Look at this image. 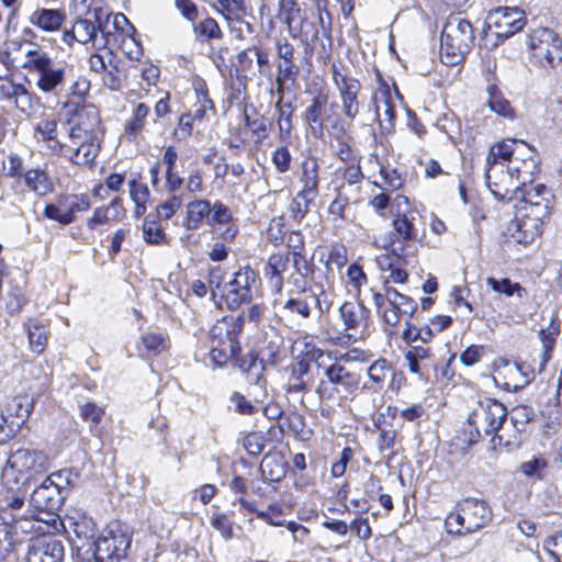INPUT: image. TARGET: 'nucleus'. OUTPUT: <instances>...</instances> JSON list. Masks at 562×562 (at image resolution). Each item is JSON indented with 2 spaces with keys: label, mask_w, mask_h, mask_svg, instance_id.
Instances as JSON below:
<instances>
[{
  "label": "nucleus",
  "mask_w": 562,
  "mask_h": 562,
  "mask_svg": "<svg viewBox=\"0 0 562 562\" xmlns=\"http://www.w3.org/2000/svg\"><path fill=\"white\" fill-rule=\"evenodd\" d=\"M23 485L3 484L0 490V555L13 550L35 530L34 514L25 503Z\"/></svg>",
  "instance_id": "f257e3e1"
},
{
  "label": "nucleus",
  "mask_w": 562,
  "mask_h": 562,
  "mask_svg": "<svg viewBox=\"0 0 562 562\" xmlns=\"http://www.w3.org/2000/svg\"><path fill=\"white\" fill-rule=\"evenodd\" d=\"M507 418L506 407L498 401L484 397L477 401L467 419L469 442L476 443L484 436H491L493 447L512 445L503 434H498Z\"/></svg>",
  "instance_id": "f03ea898"
},
{
  "label": "nucleus",
  "mask_w": 562,
  "mask_h": 562,
  "mask_svg": "<svg viewBox=\"0 0 562 562\" xmlns=\"http://www.w3.org/2000/svg\"><path fill=\"white\" fill-rule=\"evenodd\" d=\"M493 195L504 202L517 201L518 214H527L536 218L544 220L549 216L552 207L553 195L543 184H537L529 189L524 186L503 187V183H494Z\"/></svg>",
  "instance_id": "7ed1b4c3"
},
{
  "label": "nucleus",
  "mask_w": 562,
  "mask_h": 562,
  "mask_svg": "<svg viewBox=\"0 0 562 562\" xmlns=\"http://www.w3.org/2000/svg\"><path fill=\"white\" fill-rule=\"evenodd\" d=\"M474 40L471 23L460 15H450L443 25L440 38L442 63L453 66L462 61L473 46Z\"/></svg>",
  "instance_id": "20e7f679"
},
{
  "label": "nucleus",
  "mask_w": 562,
  "mask_h": 562,
  "mask_svg": "<svg viewBox=\"0 0 562 562\" xmlns=\"http://www.w3.org/2000/svg\"><path fill=\"white\" fill-rule=\"evenodd\" d=\"M491 520L492 509L487 502L467 497L446 517L445 527L450 535L464 536L486 527Z\"/></svg>",
  "instance_id": "39448f33"
},
{
  "label": "nucleus",
  "mask_w": 562,
  "mask_h": 562,
  "mask_svg": "<svg viewBox=\"0 0 562 562\" xmlns=\"http://www.w3.org/2000/svg\"><path fill=\"white\" fill-rule=\"evenodd\" d=\"M25 52L23 68L37 75L36 87L45 92H56L66 80V67L55 63L40 46L31 44Z\"/></svg>",
  "instance_id": "423d86ee"
},
{
  "label": "nucleus",
  "mask_w": 562,
  "mask_h": 562,
  "mask_svg": "<svg viewBox=\"0 0 562 562\" xmlns=\"http://www.w3.org/2000/svg\"><path fill=\"white\" fill-rule=\"evenodd\" d=\"M47 461V456L40 450L18 449L3 468V484L25 485L34 475L46 470Z\"/></svg>",
  "instance_id": "0eeeda50"
},
{
  "label": "nucleus",
  "mask_w": 562,
  "mask_h": 562,
  "mask_svg": "<svg viewBox=\"0 0 562 562\" xmlns=\"http://www.w3.org/2000/svg\"><path fill=\"white\" fill-rule=\"evenodd\" d=\"M530 60L544 69H553L562 63V38L549 27H537L528 34Z\"/></svg>",
  "instance_id": "6e6552de"
},
{
  "label": "nucleus",
  "mask_w": 562,
  "mask_h": 562,
  "mask_svg": "<svg viewBox=\"0 0 562 562\" xmlns=\"http://www.w3.org/2000/svg\"><path fill=\"white\" fill-rule=\"evenodd\" d=\"M303 120L315 138H323L325 130L342 132L341 119L337 104L328 102L326 94H317L305 109Z\"/></svg>",
  "instance_id": "1a4fd4ad"
},
{
  "label": "nucleus",
  "mask_w": 562,
  "mask_h": 562,
  "mask_svg": "<svg viewBox=\"0 0 562 562\" xmlns=\"http://www.w3.org/2000/svg\"><path fill=\"white\" fill-rule=\"evenodd\" d=\"M323 375L315 390L321 401L330 400L335 394H352L360 383V375L339 362L324 367Z\"/></svg>",
  "instance_id": "9d476101"
},
{
  "label": "nucleus",
  "mask_w": 562,
  "mask_h": 562,
  "mask_svg": "<svg viewBox=\"0 0 562 562\" xmlns=\"http://www.w3.org/2000/svg\"><path fill=\"white\" fill-rule=\"evenodd\" d=\"M258 273L249 266L239 268L224 285L223 295L229 310L238 308L252 301L258 288Z\"/></svg>",
  "instance_id": "9b49d317"
},
{
  "label": "nucleus",
  "mask_w": 562,
  "mask_h": 562,
  "mask_svg": "<svg viewBox=\"0 0 562 562\" xmlns=\"http://www.w3.org/2000/svg\"><path fill=\"white\" fill-rule=\"evenodd\" d=\"M131 542L130 532L116 525L95 541L93 552L95 562H121L125 559Z\"/></svg>",
  "instance_id": "f8f14e48"
},
{
  "label": "nucleus",
  "mask_w": 562,
  "mask_h": 562,
  "mask_svg": "<svg viewBox=\"0 0 562 562\" xmlns=\"http://www.w3.org/2000/svg\"><path fill=\"white\" fill-rule=\"evenodd\" d=\"M333 80L339 92L344 115L350 121L355 120L360 112V81L347 72H341L336 66L333 67Z\"/></svg>",
  "instance_id": "ddd939ff"
},
{
  "label": "nucleus",
  "mask_w": 562,
  "mask_h": 562,
  "mask_svg": "<svg viewBox=\"0 0 562 562\" xmlns=\"http://www.w3.org/2000/svg\"><path fill=\"white\" fill-rule=\"evenodd\" d=\"M101 148V139L61 144L56 142L53 150L76 166L93 167Z\"/></svg>",
  "instance_id": "4468645a"
},
{
  "label": "nucleus",
  "mask_w": 562,
  "mask_h": 562,
  "mask_svg": "<svg viewBox=\"0 0 562 562\" xmlns=\"http://www.w3.org/2000/svg\"><path fill=\"white\" fill-rule=\"evenodd\" d=\"M65 555L63 541L54 536L31 539L25 562H61Z\"/></svg>",
  "instance_id": "2eb2a0df"
},
{
  "label": "nucleus",
  "mask_w": 562,
  "mask_h": 562,
  "mask_svg": "<svg viewBox=\"0 0 562 562\" xmlns=\"http://www.w3.org/2000/svg\"><path fill=\"white\" fill-rule=\"evenodd\" d=\"M318 26L322 27L323 36L327 41V45L324 41H321V46H322L323 53L328 56L329 52L331 49L333 38H331L330 23H328V25H325L324 18L321 13L318 14L317 22L311 21V20L304 18L301 21L300 36H301V41L305 45L304 53H305L306 57L312 56L313 50H314L312 44L319 40Z\"/></svg>",
  "instance_id": "dca6fc26"
},
{
  "label": "nucleus",
  "mask_w": 562,
  "mask_h": 562,
  "mask_svg": "<svg viewBox=\"0 0 562 562\" xmlns=\"http://www.w3.org/2000/svg\"><path fill=\"white\" fill-rule=\"evenodd\" d=\"M497 37L508 38L516 34L526 24L524 12L518 8H497L490 15Z\"/></svg>",
  "instance_id": "f3484780"
},
{
  "label": "nucleus",
  "mask_w": 562,
  "mask_h": 562,
  "mask_svg": "<svg viewBox=\"0 0 562 562\" xmlns=\"http://www.w3.org/2000/svg\"><path fill=\"white\" fill-rule=\"evenodd\" d=\"M235 364L246 374L249 383L255 386L256 401H259V397H265L267 382L263 378V371L266 370V364L262 363L259 355L255 351H249L240 358H237Z\"/></svg>",
  "instance_id": "a211bd4d"
},
{
  "label": "nucleus",
  "mask_w": 562,
  "mask_h": 562,
  "mask_svg": "<svg viewBox=\"0 0 562 562\" xmlns=\"http://www.w3.org/2000/svg\"><path fill=\"white\" fill-rule=\"evenodd\" d=\"M65 497L50 482H44L37 486L30 497V505L42 513L56 515L61 508Z\"/></svg>",
  "instance_id": "6ab92c4d"
},
{
  "label": "nucleus",
  "mask_w": 562,
  "mask_h": 562,
  "mask_svg": "<svg viewBox=\"0 0 562 562\" xmlns=\"http://www.w3.org/2000/svg\"><path fill=\"white\" fill-rule=\"evenodd\" d=\"M543 220L519 214L508 227L512 239L524 246L531 244L540 234Z\"/></svg>",
  "instance_id": "aec40b11"
},
{
  "label": "nucleus",
  "mask_w": 562,
  "mask_h": 562,
  "mask_svg": "<svg viewBox=\"0 0 562 562\" xmlns=\"http://www.w3.org/2000/svg\"><path fill=\"white\" fill-rule=\"evenodd\" d=\"M416 216L413 213H405L397 215L393 220V228L395 231V239L392 240L393 252L397 257H405V247L402 245L405 241L416 240L417 227Z\"/></svg>",
  "instance_id": "412c9836"
},
{
  "label": "nucleus",
  "mask_w": 562,
  "mask_h": 562,
  "mask_svg": "<svg viewBox=\"0 0 562 562\" xmlns=\"http://www.w3.org/2000/svg\"><path fill=\"white\" fill-rule=\"evenodd\" d=\"M289 376L284 386L285 393H302L311 391L314 384V375L311 371V364L305 360L294 362L288 368Z\"/></svg>",
  "instance_id": "4be33fe9"
},
{
  "label": "nucleus",
  "mask_w": 562,
  "mask_h": 562,
  "mask_svg": "<svg viewBox=\"0 0 562 562\" xmlns=\"http://www.w3.org/2000/svg\"><path fill=\"white\" fill-rule=\"evenodd\" d=\"M408 370L420 378H428L430 370L437 369L435 356L430 348L413 346L404 356Z\"/></svg>",
  "instance_id": "5701e85b"
},
{
  "label": "nucleus",
  "mask_w": 562,
  "mask_h": 562,
  "mask_svg": "<svg viewBox=\"0 0 562 562\" xmlns=\"http://www.w3.org/2000/svg\"><path fill=\"white\" fill-rule=\"evenodd\" d=\"M516 144L517 139L505 138L501 142H497L490 148L488 155L486 157V180L491 191L492 189H495L494 183H497L496 181H492L493 177L491 172L493 171L494 166L503 161H508L509 165H512L513 156L516 149Z\"/></svg>",
  "instance_id": "b1692460"
},
{
  "label": "nucleus",
  "mask_w": 562,
  "mask_h": 562,
  "mask_svg": "<svg viewBox=\"0 0 562 562\" xmlns=\"http://www.w3.org/2000/svg\"><path fill=\"white\" fill-rule=\"evenodd\" d=\"M34 398L27 394H19L10 398L2 411V415L7 417L13 426L21 428L31 412L33 411Z\"/></svg>",
  "instance_id": "393cba45"
},
{
  "label": "nucleus",
  "mask_w": 562,
  "mask_h": 562,
  "mask_svg": "<svg viewBox=\"0 0 562 562\" xmlns=\"http://www.w3.org/2000/svg\"><path fill=\"white\" fill-rule=\"evenodd\" d=\"M339 313L346 329L362 331L369 326L370 311L361 303L345 302Z\"/></svg>",
  "instance_id": "a878e982"
},
{
  "label": "nucleus",
  "mask_w": 562,
  "mask_h": 562,
  "mask_svg": "<svg viewBox=\"0 0 562 562\" xmlns=\"http://www.w3.org/2000/svg\"><path fill=\"white\" fill-rule=\"evenodd\" d=\"M539 171V159H527L525 161H512L507 167L505 176L508 184L503 187H512L515 184L527 187L532 183L535 175Z\"/></svg>",
  "instance_id": "bb28decb"
},
{
  "label": "nucleus",
  "mask_w": 562,
  "mask_h": 562,
  "mask_svg": "<svg viewBox=\"0 0 562 562\" xmlns=\"http://www.w3.org/2000/svg\"><path fill=\"white\" fill-rule=\"evenodd\" d=\"M290 257L289 255L276 252L272 254L265 266L263 273L272 290L280 294L283 289V273L288 270Z\"/></svg>",
  "instance_id": "cd10ccee"
},
{
  "label": "nucleus",
  "mask_w": 562,
  "mask_h": 562,
  "mask_svg": "<svg viewBox=\"0 0 562 562\" xmlns=\"http://www.w3.org/2000/svg\"><path fill=\"white\" fill-rule=\"evenodd\" d=\"M372 100L381 128L392 133L395 127V110L390 93L381 91L380 94H374Z\"/></svg>",
  "instance_id": "c85d7f7f"
},
{
  "label": "nucleus",
  "mask_w": 562,
  "mask_h": 562,
  "mask_svg": "<svg viewBox=\"0 0 562 562\" xmlns=\"http://www.w3.org/2000/svg\"><path fill=\"white\" fill-rule=\"evenodd\" d=\"M69 122L77 124L92 136H102L100 114L93 105H85L77 109L74 115L69 117Z\"/></svg>",
  "instance_id": "c756f323"
},
{
  "label": "nucleus",
  "mask_w": 562,
  "mask_h": 562,
  "mask_svg": "<svg viewBox=\"0 0 562 562\" xmlns=\"http://www.w3.org/2000/svg\"><path fill=\"white\" fill-rule=\"evenodd\" d=\"M263 344L259 351L262 363H265L266 367L277 366L279 355L284 345V338L272 329L270 333H266Z\"/></svg>",
  "instance_id": "7c9ffc66"
},
{
  "label": "nucleus",
  "mask_w": 562,
  "mask_h": 562,
  "mask_svg": "<svg viewBox=\"0 0 562 562\" xmlns=\"http://www.w3.org/2000/svg\"><path fill=\"white\" fill-rule=\"evenodd\" d=\"M64 221L70 224L75 221L76 214L85 212L90 207V199L85 194H64L58 196Z\"/></svg>",
  "instance_id": "2f4dec72"
},
{
  "label": "nucleus",
  "mask_w": 562,
  "mask_h": 562,
  "mask_svg": "<svg viewBox=\"0 0 562 562\" xmlns=\"http://www.w3.org/2000/svg\"><path fill=\"white\" fill-rule=\"evenodd\" d=\"M212 206L210 201L200 199L191 201L187 204V221L186 227L188 229H196L200 227L204 218L210 221Z\"/></svg>",
  "instance_id": "473e14b6"
},
{
  "label": "nucleus",
  "mask_w": 562,
  "mask_h": 562,
  "mask_svg": "<svg viewBox=\"0 0 562 562\" xmlns=\"http://www.w3.org/2000/svg\"><path fill=\"white\" fill-rule=\"evenodd\" d=\"M318 162L315 158H307L302 164L303 195H318Z\"/></svg>",
  "instance_id": "72a5a7b5"
},
{
  "label": "nucleus",
  "mask_w": 562,
  "mask_h": 562,
  "mask_svg": "<svg viewBox=\"0 0 562 562\" xmlns=\"http://www.w3.org/2000/svg\"><path fill=\"white\" fill-rule=\"evenodd\" d=\"M292 257V263L294 271L303 276H310V281L314 282L315 285L323 288L324 280L326 281V277L318 273L315 265L312 259H307L305 256V251L290 255Z\"/></svg>",
  "instance_id": "f704fd0d"
},
{
  "label": "nucleus",
  "mask_w": 562,
  "mask_h": 562,
  "mask_svg": "<svg viewBox=\"0 0 562 562\" xmlns=\"http://www.w3.org/2000/svg\"><path fill=\"white\" fill-rule=\"evenodd\" d=\"M312 305H319V300L316 294H299L297 296L290 297L283 304V310L290 314H297L303 318L311 315Z\"/></svg>",
  "instance_id": "c9c22d12"
},
{
  "label": "nucleus",
  "mask_w": 562,
  "mask_h": 562,
  "mask_svg": "<svg viewBox=\"0 0 562 562\" xmlns=\"http://www.w3.org/2000/svg\"><path fill=\"white\" fill-rule=\"evenodd\" d=\"M63 20L64 18L61 13L52 9L36 10L30 18L32 24L47 32L58 30L63 23Z\"/></svg>",
  "instance_id": "e433bc0d"
},
{
  "label": "nucleus",
  "mask_w": 562,
  "mask_h": 562,
  "mask_svg": "<svg viewBox=\"0 0 562 562\" xmlns=\"http://www.w3.org/2000/svg\"><path fill=\"white\" fill-rule=\"evenodd\" d=\"M25 186L36 194L44 196L53 191V183L45 171L30 169L24 173Z\"/></svg>",
  "instance_id": "4c0bfd02"
},
{
  "label": "nucleus",
  "mask_w": 562,
  "mask_h": 562,
  "mask_svg": "<svg viewBox=\"0 0 562 562\" xmlns=\"http://www.w3.org/2000/svg\"><path fill=\"white\" fill-rule=\"evenodd\" d=\"M488 100L486 102L491 111L504 117H513L514 111L508 100L495 85L487 87Z\"/></svg>",
  "instance_id": "58836bf2"
},
{
  "label": "nucleus",
  "mask_w": 562,
  "mask_h": 562,
  "mask_svg": "<svg viewBox=\"0 0 562 562\" xmlns=\"http://www.w3.org/2000/svg\"><path fill=\"white\" fill-rule=\"evenodd\" d=\"M97 26L89 19H79L72 25L71 32H67L65 37L71 36L82 44L97 41Z\"/></svg>",
  "instance_id": "ea45409f"
},
{
  "label": "nucleus",
  "mask_w": 562,
  "mask_h": 562,
  "mask_svg": "<svg viewBox=\"0 0 562 562\" xmlns=\"http://www.w3.org/2000/svg\"><path fill=\"white\" fill-rule=\"evenodd\" d=\"M391 370L392 368L385 359L375 360L368 368V376L371 385H364V387L370 389L373 392L382 390L385 378L391 372Z\"/></svg>",
  "instance_id": "a19ab883"
},
{
  "label": "nucleus",
  "mask_w": 562,
  "mask_h": 562,
  "mask_svg": "<svg viewBox=\"0 0 562 562\" xmlns=\"http://www.w3.org/2000/svg\"><path fill=\"white\" fill-rule=\"evenodd\" d=\"M278 112L277 124L279 127V136L281 140H288L291 137L292 115L294 109L291 103L276 102Z\"/></svg>",
  "instance_id": "79ce46f5"
},
{
  "label": "nucleus",
  "mask_w": 562,
  "mask_h": 562,
  "mask_svg": "<svg viewBox=\"0 0 562 562\" xmlns=\"http://www.w3.org/2000/svg\"><path fill=\"white\" fill-rule=\"evenodd\" d=\"M260 472L265 480L279 482L285 474L284 465L274 456H265L260 463Z\"/></svg>",
  "instance_id": "37998d69"
},
{
  "label": "nucleus",
  "mask_w": 562,
  "mask_h": 562,
  "mask_svg": "<svg viewBox=\"0 0 562 562\" xmlns=\"http://www.w3.org/2000/svg\"><path fill=\"white\" fill-rule=\"evenodd\" d=\"M149 112L150 110L147 104L138 103L133 109L132 117L125 124V134L131 136L138 135L144 130Z\"/></svg>",
  "instance_id": "c03bdc74"
},
{
  "label": "nucleus",
  "mask_w": 562,
  "mask_h": 562,
  "mask_svg": "<svg viewBox=\"0 0 562 562\" xmlns=\"http://www.w3.org/2000/svg\"><path fill=\"white\" fill-rule=\"evenodd\" d=\"M386 301L389 305H400L402 307V314L413 317L416 313L418 305L414 299L405 294L400 293L394 288H387Z\"/></svg>",
  "instance_id": "a18cd8bd"
},
{
  "label": "nucleus",
  "mask_w": 562,
  "mask_h": 562,
  "mask_svg": "<svg viewBox=\"0 0 562 562\" xmlns=\"http://www.w3.org/2000/svg\"><path fill=\"white\" fill-rule=\"evenodd\" d=\"M215 8L227 21H240L245 8L239 0H216Z\"/></svg>",
  "instance_id": "49530a36"
},
{
  "label": "nucleus",
  "mask_w": 562,
  "mask_h": 562,
  "mask_svg": "<svg viewBox=\"0 0 562 562\" xmlns=\"http://www.w3.org/2000/svg\"><path fill=\"white\" fill-rule=\"evenodd\" d=\"M166 348L162 334L146 333L142 336V342L138 347L139 351L146 356L157 355Z\"/></svg>",
  "instance_id": "de8ad7c7"
},
{
  "label": "nucleus",
  "mask_w": 562,
  "mask_h": 562,
  "mask_svg": "<svg viewBox=\"0 0 562 562\" xmlns=\"http://www.w3.org/2000/svg\"><path fill=\"white\" fill-rule=\"evenodd\" d=\"M245 125L251 131L256 137L257 143H261L269 136V130L272 123L265 116L251 119L248 113H245Z\"/></svg>",
  "instance_id": "09e8293b"
},
{
  "label": "nucleus",
  "mask_w": 562,
  "mask_h": 562,
  "mask_svg": "<svg viewBox=\"0 0 562 562\" xmlns=\"http://www.w3.org/2000/svg\"><path fill=\"white\" fill-rule=\"evenodd\" d=\"M533 408L527 405H518L512 409L510 422L518 432H524L527 425L533 419Z\"/></svg>",
  "instance_id": "8fccbe9b"
},
{
  "label": "nucleus",
  "mask_w": 562,
  "mask_h": 562,
  "mask_svg": "<svg viewBox=\"0 0 562 562\" xmlns=\"http://www.w3.org/2000/svg\"><path fill=\"white\" fill-rule=\"evenodd\" d=\"M30 347L33 352L42 353L47 344L45 328L37 323H30L27 326Z\"/></svg>",
  "instance_id": "3c124183"
},
{
  "label": "nucleus",
  "mask_w": 562,
  "mask_h": 562,
  "mask_svg": "<svg viewBox=\"0 0 562 562\" xmlns=\"http://www.w3.org/2000/svg\"><path fill=\"white\" fill-rule=\"evenodd\" d=\"M316 199V195H303V191H300L290 204L291 217L301 222L308 213L310 204Z\"/></svg>",
  "instance_id": "603ef678"
},
{
  "label": "nucleus",
  "mask_w": 562,
  "mask_h": 562,
  "mask_svg": "<svg viewBox=\"0 0 562 562\" xmlns=\"http://www.w3.org/2000/svg\"><path fill=\"white\" fill-rule=\"evenodd\" d=\"M143 237L147 244L159 245L165 240L166 234L157 221L147 216L143 223Z\"/></svg>",
  "instance_id": "864d4df0"
},
{
  "label": "nucleus",
  "mask_w": 562,
  "mask_h": 562,
  "mask_svg": "<svg viewBox=\"0 0 562 562\" xmlns=\"http://www.w3.org/2000/svg\"><path fill=\"white\" fill-rule=\"evenodd\" d=\"M130 195L136 204V212H145V204L149 198L148 187L144 183L138 182L136 179H132L128 182Z\"/></svg>",
  "instance_id": "5fc2aeb1"
},
{
  "label": "nucleus",
  "mask_w": 562,
  "mask_h": 562,
  "mask_svg": "<svg viewBox=\"0 0 562 562\" xmlns=\"http://www.w3.org/2000/svg\"><path fill=\"white\" fill-rule=\"evenodd\" d=\"M486 283L493 291L503 293L506 296H512L515 293H517L518 296H521V292H524V289L519 283H513L507 278L498 280L494 277H488L486 279Z\"/></svg>",
  "instance_id": "6e6d98bb"
},
{
  "label": "nucleus",
  "mask_w": 562,
  "mask_h": 562,
  "mask_svg": "<svg viewBox=\"0 0 562 562\" xmlns=\"http://www.w3.org/2000/svg\"><path fill=\"white\" fill-rule=\"evenodd\" d=\"M40 105V98L34 93L30 92L25 86L20 91V97L14 103V106L25 115H32L35 113Z\"/></svg>",
  "instance_id": "4d7b16f0"
},
{
  "label": "nucleus",
  "mask_w": 562,
  "mask_h": 562,
  "mask_svg": "<svg viewBox=\"0 0 562 562\" xmlns=\"http://www.w3.org/2000/svg\"><path fill=\"white\" fill-rule=\"evenodd\" d=\"M44 482H50L53 486L63 492V496L65 498L70 491V486L74 484L71 472L68 470H60L58 472L52 473L44 480Z\"/></svg>",
  "instance_id": "13d9d810"
},
{
  "label": "nucleus",
  "mask_w": 562,
  "mask_h": 562,
  "mask_svg": "<svg viewBox=\"0 0 562 562\" xmlns=\"http://www.w3.org/2000/svg\"><path fill=\"white\" fill-rule=\"evenodd\" d=\"M378 263L381 267V269L387 268L391 271L390 277H389L390 279H387L389 281L391 280L392 282L398 283V284H403L407 281V279H408L407 271L400 267H396L392 262L390 256H387V255L381 256L378 259Z\"/></svg>",
  "instance_id": "bf43d9fd"
},
{
  "label": "nucleus",
  "mask_w": 562,
  "mask_h": 562,
  "mask_svg": "<svg viewBox=\"0 0 562 562\" xmlns=\"http://www.w3.org/2000/svg\"><path fill=\"white\" fill-rule=\"evenodd\" d=\"M194 31L199 36L205 40L221 38L223 36L217 22L212 18H206L201 21L194 26Z\"/></svg>",
  "instance_id": "052dcab7"
},
{
  "label": "nucleus",
  "mask_w": 562,
  "mask_h": 562,
  "mask_svg": "<svg viewBox=\"0 0 562 562\" xmlns=\"http://www.w3.org/2000/svg\"><path fill=\"white\" fill-rule=\"evenodd\" d=\"M558 335L559 325H557L553 321L547 328L539 330V337L543 345L544 361L549 359V352L552 350Z\"/></svg>",
  "instance_id": "680f3d73"
},
{
  "label": "nucleus",
  "mask_w": 562,
  "mask_h": 562,
  "mask_svg": "<svg viewBox=\"0 0 562 562\" xmlns=\"http://www.w3.org/2000/svg\"><path fill=\"white\" fill-rule=\"evenodd\" d=\"M35 135L40 136L44 142H59L57 139V122L53 119H45L40 121L35 126Z\"/></svg>",
  "instance_id": "e2e57ef3"
},
{
  "label": "nucleus",
  "mask_w": 562,
  "mask_h": 562,
  "mask_svg": "<svg viewBox=\"0 0 562 562\" xmlns=\"http://www.w3.org/2000/svg\"><path fill=\"white\" fill-rule=\"evenodd\" d=\"M266 439L260 432H249L243 440V446L251 456H258L265 448Z\"/></svg>",
  "instance_id": "0e129e2a"
},
{
  "label": "nucleus",
  "mask_w": 562,
  "mask_h": 562,
  "mask_svg": "<svg viewBox=\"0 0 562 562\" xmlns=\"http://www.w3.org/2000/svg\"><path fill=\"white\" fill-rule=\"evenodd\" d=\"M211 525L218 530L225 539L233 537V522L228 516L223 513H216L211 518Z\"/></svg>",
  "instance_id": "69168bd1"
},
{
  "label": "nucleus",
  "mask_w": 562,
  "mask_h": 562,
  "mask_svg": "<svg viewBox=\"0 0 562 562\" xmlns=\"http://www.w3.org/2000/svg\"><path fill=\"white\" fill-rule=\"evenodd\" d=\"M181 204V196L172 194L168 200L157 206L158 215L164 220H169L180 209Z\"/></svg>",
  "instance_id": "338daca9"
},
{
  "label": "nucleus",
  "mask_w": 562,
  "mask_h": 562,
  "mask_svg": "<svg viewBox=\"0 0 562 562\" xmlns=\"http://www.w3.org/2000/svg\"><path fill=\"white\" fill-rule=\"evenodd\" d=\"M544 548L557 562H562V531L550 537L544 542Z\"/></svg>",
  "instance_id": "774afa93"
}]
</instances>
